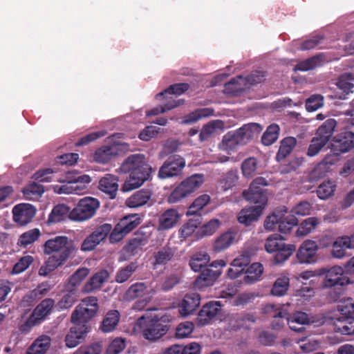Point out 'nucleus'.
Masks as SVG:
<instances>
[{
  "instance_id": "nucleus-40",
  "label": "nucleus",
  "mask_w": 354,
  "mask_h": 354,
  "mask_svg": "<svg viewBox=\"0 0 354 354\" xmlns=\"http://www.w3.org/2000/svg\"><path fill=\"white\" fill-rule=\"evenodd\" d=\"M324 62V55L319 53L310 58H308L296 66V70L300 71H308L322 66Z\"/></svg>"
},
{
  "instance_id": "nucleus-19",
  "label": "nucleus",
  "mask_w": 354,
  "mask_h": 354,
  "mask_svg": "<svg viewBox=\"0 0 354 354\" xmlns=\"http://www.w3.org/2000/svg\"><path fill=\"white\" fill-rule=\"evenodd\" d=\"M353 80L351 73H344L339 77L337 80L336 86L337 91L334 93V97L339 100L347 99V95L353 93L354 84L351 82Z\"/></svg>"
},
{
  "instance_id": "nucleus-17",
  "label": "nucleus",
  "mask_w": 354,
  "mask_h": 354,
  "mask_svg": "<svg viewBox=\"0 0 354 354\" xmlns=\"http://www.w3.org/2000/svg\"><path fill=\"white\" fill-rule=\"evenodd\" d=\"M180 216L176 209L169 208L165 210L158 218V230L166 231L176 227Z\"/></svg>"
},
{
  "instance_id": "nucleus-51",
  "label": "nucleus",
  "mask_w": 354,
  "mask_h": 354,
  "mask_svg": "<svg viewBox=\"0 0 354 354\" xmlns=\"http://www.w3.org/2000/svg\"><path fill=\"white\" fill-rule=\"evenodd\" d=\"M147 289L144 283H136L132 284L124 292V298L127 301H132L137 297L142 296Z\"/></svg>"
},
{
  "instance_id": "nucleus-33",
  "label": "nucleus",
  "mask_w": 354,
  "mask_h": 354,
  "mask_svg": "<svg viewBox=\"0 0 354 354\" xmlns=\"http://www.w3.org/2000/svg\"><path fill=\"white\" fill-rule=\"evenodd\" d=\"M354 248L351 243L348 236H339L332 245V256L337 259H342L346 255V250Z\"/></svg>"
},
{
  "instance_id": "nucleus-1",
  "label": "nucleus",
  "mask_w": 354,
  "mask_h": 354,
  "mask_svg": "<svg viewBox=\"0 0 354 354\" xmlns=\"http://www.w3.org/2000/svg\"><path fill=\"white\" fill-rule=\"evenodd\" d=\"M123 173L129 176L122 186V191L129 192L140 187L151 177V167L146 162L143 154H132L124 159L120 167Z\"/></svg>"
},
{
  "instance_id": "nucleus-38",
  "label": "nucleus",
  "mask_w": 354,
  "mask_h": 354,
  "mask_svg": "<svg viewBox=\"0 0 354 354\" xmlns=\"http://www.w3.org/2000/svg\"><path fill=\"white\" fill-rule=\"evenodd\" d=\"M297 144V139L294 137H286L280 142L279 149L276 155L278 162L285 159L293 150Z\"/></svg>"
},
{
  "instance_id": "nucleus-60",
  "label": "nucleus",
  "mask_w": 354,
  "mask_h": 354,
  "mask_svg": "<svg viewBox=\"0 0 354 354\" xmlns=\"http://www.w3.org/2000/svg\"><path fill=\"white\" fill-rule=\"evenodd\" d=\"M324 105V97L320 94H313L306 99L305 106L308 112L317 111Z\"/></svg>"
},
{
  "instance_id": "nucleus-4",
  "label": "nucleus",
  "mask_w": 354,
  "mask_h": 354,
  "mask_svg": "<svg viewBox=\"0 0 354 354\" xmlns=\"http://www.w3.org/2000/svg\"><path fill=\"white\" fill-rule=\"evenodd\" d=\"M284 238L279 234H272L266 240L265 249L270 254H274L272 261L280 264L290 258L296 250L293 244L284 243Z\"/></svg>"
},
{
  "instance_id": "nucleus-34",
  "label": "nucleus",
  "mask_w": 354,
  "mask_h": 354,
  "mask_svg": "<svg viewBox=\"0 0 354 354\" xmlns=\"http://www.w3.org/2000/svg\"><path fill=\"white\" fill-rule=\"evenodd\" d=\"M336 127L337 121L334 118H328L317 129L315 137L327 143L332 137Z\"/></svg>"
},
{
  "instance_id": "nucleus-56",
  "label": "nucleus",
  "mask_w": 354,
  "mask_h": 354,
  "mask_svg": "<svg viewBox=\"0 0 354 354\" xmlns=\"http://www.w3.org/2000/svg\"><path fill=\"white\" fill-rule=\"evenodd\" d=\"M136 263L132 262L127 266L119 269L115 274V281L120 283L127 281L136 271Z\"/></svg>"
},
{
  "instance_id": "nucleus-18",
  "label": "nucleus",
  "mask_w": 354,
  "mask_h": 354,
  "mask_svg": "<svg viewBox=\"0 0 354 354\" xmlns=\"http://www.w3.org/2000/svg\"><path fill=\"white\" fill-rule=\"evenodd\" d=\"M201 296L198 293L193 292L187 294L183 299L180 306L179 313L183 317L193 314L199 307Z\"/></svg>"
},
{
  "instance_id": "nucleus-57",
  "label": "nucleus",
  "mask_w": 354,
  "mask_h": 354,
  "mask_svg": "<svg viewBox=\"0 0 354 354\" xmlns=\"http://www.w3.org/2000/svg\"><path fill=\"white\" fill-rule=\"evenodd\" d=\"M288 286L289 279L288 277L279 278L274 283L271 293L274 296L281 297L286 293Z\"/></svg>"
},
{
  "instance_id": "nucleus-25",
  "label": "nucleus",
  "mask_w": 354,
  "mask_h": 354,
  "mask_svg": "<svg viewBox=\"0 0 354 354\" xmlns=\"http://www.w3.org/2000/svg\"><path fill=\"white\" fill-rule=\"evenodd\" d=\"M279 221L277 225L279 231L283 234L289 233L293 227L298 225L299 221L294 214H287V208L285 206L280 207Z\"/></svg>"
},
{
  "instance_id": "nucleus-3",
  "label": "nucleus",
  "mask_w": 354,
  "mask_h": 354,
  "mask_svg": "<svg viewBox=\"0 0 354 354\" xmlns=\"http://www.w3.org/2000/svg\"><path fill=\"white\" fill-rule=\"evenodd\" d=\"M263 130V127L258 123H248L243 125L236 131L228 132L222 140V142L230 150L238 145H244L255 138H257Z\"/></svg>"
},
{
  "instance_id": "nucleus-46",
  "label": "nucleus",
  "mask_w": 354,
  "mask_h": 354,
  "mask_svg": "<svg viewBox=\"0 0 354 354\" xmlns=\"http://www.w3.org/2000/svg\"><path fill=\"white\" fill-rule=\"evenodd\" d=\"M90 270L86 267L79 268L69 278L66 286L76 290L81 283L88 275Z\"/></svg>"
},
{
  "instance_id": "nucleus-62",
  "label": "nucleus",
  "mask_w": 354,
  "mask_h": 354,
  "mask_svg": "<svg viewBox=\"0 0 354 354\" xmlns=\"http://www.w3.org/2000/svg\"><path fill=\"white\" fill-rule=\"evenodd\" d=\"M266 78V73L263 71H254L250 74L243 77L246 87L261 83Z\"/></svg>"
},
{
  "instance_id": "nucleus-23",
  "label": "nucleus",
  "mask_w": 354,
  "mask_h": 354,
  "mask_svg": "<svg viewBox=\"0 0 354 354\" xmlns=\"http://www.w3.org/2000/svg\"><path fill=\"white\" fill-rule=\"evenodd\" d=\"M70 219L73 221L72 209L65 204L55 205L48 215L47 223L48 225L57 223Z\"/></svg>"
},
{
  "instance_id": "nucleus-43",
  "label": "nucleus",
  "mask_w": 354,
  "mask_h": 354,
  "mask_svg": "<svg viewBox=\"0 0 354 354\" xmlns=\"http://www.w3.org/2000/svg\"><path fill=\"white\" fill-rule=\"evenodd\" d=\"M189 88V84L187 83H176L170 85L164 91L156 95V99L161 100L166 98L167 95H180L184 93Z\"/></svg>"
},
{
  "instance_id": "nucleus-37",
  "label": "nucleus",
  "mask_w": 354,
  "mask_h": 354,
  "mask_svg": "<svg viewBox=\"0 0 354 354\" xmlns=\"http://www.w3.org/2000/svg\"><path fill=\"white\" fill-rule=\"evenodd\" d=\"M50 345V338L47 335L41 336L33 342L25 354H44Z\"/></svg>"
},
{
  "instance_id": "nucleus-10",
  "label": "nucleus",
  "mask_w": 354,
  "mask_h": 354,
  "mask_svg": "<svg viewBox=\"0 0 354 354\" xmlns=\"http://www.w3.org/2000/svg\"><path fill=\"white\" fill-rule=\"evenodd\" d=\"M185 165L186 161L183 156L178 154L170 155L160 167L158 176L161 179L178 176Z\"/></svg>"
},
{
  "instance_id": "nucleus-36",
  "label": "nucleus",
  "mask_w": 354,
  "mask_h": 354,
  "mask_svg": "<svg viewBox=\"0 0 354 354\" xmlns=\"http://www.w3.org/2000/svg\"><path fill=\"white\" fill-rule=\"evenodd\" d=\"M236 234L232 231L222 233L214 241L213 251L218 253L227 249L234 242Z\"/></svg>"
},
{
  "instance_id": "nucleus-9",
  "label": "nucleus",
  "mask_w": 354,
  "mask_h": 354,
  "mask_svg": "<svg viewBox=\"0 0 354 354\" xmlns=\"http://www.w3.org/2000/svg\"><path fill=\"white\" fill-rule=\"evenodd\" d=\"M100 207V201L93 197L81 198L72 209L73 221H83L92 218Z\"/></svg>"
},
{
  "instance_id": "nucleus-42",
  "label": "nucleus",
  "mask_w": 354,
  "mask_h": 354,
  "mask_svg": "<svg viewBox=\"0 0 354 354\" xmlns=\"http://www.w3.org/2000/svg\"><path fill=\"white\" fill-rule=\"evenodd\" d=\"M221 221L217 218H212L203 224L194 234L196 239L198 240L205 236L212 235L220 227Z\"/></svg>"
},
{
  "instance_id": "nucleus-6",
  "label": "nucleus",
  "mask_w": 354,
  "mask_h": 354,
  "mask_svg": "<svg viewBox=\"0 0 354 354\" xmlns=\"http://www.w3.org/2000/svg\"><path fill=\"white\" fill-rule=\"evenodd\" d=\"M267 185L268 181L265 178L257 177L252 180L249 189L243 192V196L253 206H261L263 209L268 203V195L263 187Z\"/></svg>"
},
{
  "instance_id": "nucleus-49",
  "label": "nucleus",
  "mask_w": 354,
  "mask_h": 354,
  "mask_svg": "<svg viewBox=\"0 0 354 354\" xmlns=\"http://www.w3.org/2000/svg\"><path fill=\"white\" fill-rule=\"evenodd\" d=\"M339 315L334 316H350L354 317V300L351 297L341 299L337 306Z\"/></svg>"
},
{
  "instance_id": "nucleus-22",
  "label": "nucleus",
  "mask_w": 354,
  "mask_h": 354,
  "mask_svg": "<svg viewBox=\"0 0 354 354\" xmlns=\"http://www.w3.org/2000/svg\"><path fill=\"white\" fill-rule=\"evenodd\" d=\"M109 277V272L107 270H100L95 273L83 286L82 291L84 293H90L95 290H99L102 285L108 280Z\"/></svg>"
},
{
  "instance_id": "nucleus-48",
  "label": "nucleus",
  "mask_w": 354,
  "mask_h": 354,
  "mask_svg": "<svg viewBox=\"0 0 354 354\" xmlns=\"http://www.w3.org/2000/svg\"><path fill=\"white\" fill-rule=\"evenodd\" d=\"M201 224V214L196 218L189 219L187 223L183 224V226L179 229L178 233L180 237L186 239L192 236Z\"/></svg>"
},
{
  "instance_id": "nucleus-24",
  "label": "nucleus",
  "mask_w": 354,
  "mask_h": 354,
  "mask_svg": "<svg viewBox=\"0 0 354 354\" xmlns=\"http://www.w3.org/2000/svg\"><path fill=\"white\" fill-rule=\"evenodd\" d=\"M333 153H328L322 159V160L318 163L311 172L312 178H323L326 173L328 172L330 166L333 165L338 160V156Z\"/></svg>"
},
{
  "instance_id": "nucleus-44",
  "label": "nucleus",
  "mask_w": 354,
  "mask_h": 354,
  "mask_svg": "<svg viewBox=\"0 0 354 354\" xmlns=\"http://www.w3.org/2000/svg\"><path fill=\"white\" fill-rule=\"evenodd\" d=\"M214 110L209 108L198 109L184 116L182 122L185 124L194 123L199 120L212 115Z\"/></svg>"
},
{
  "instance_id": "nucleus-54",
  "label": "nucleus",
  "mask_w": 354,
  "mask_h": 354,
  "mask_svg": "<svg viewBox=\"0 0 354 354\" xmlns=\"http://www.w3.org/2000/svg\"><path fill=\"white\" fill-rule=\"evenodd\" d=\"M318 224V219L316 217H309L303 221L297 230V236H306L315 230Z\"/></svg>"
},
{
  "instance_id": "nucleus-21",
  "label": "nucleus",
  "mask_w": 354,
  "mask_h": 354,
  "mask_svg": "<svg viewBox=\"0 0 354 354\" xmlns=\"http://www.w3.org/2000/svg\"><path fill=\"white\" fill-rule=\"evenodd\" d=\"M117 177L107 174L100 180L98 188L106 194L110 199H114L116 197L119 187Z\"/></svg>"
},
{
  "instance_id": "nucleus-27",
  "label": "nucleus",
  "mask_w": 354,
  "mask_h": 354,
  "mask_svg": "<svg viewBox=\"0 0 354 354\" xmlns=\"http://www.w3.org/2000/svg\"><path fill=\"white\" fill-rule=\"evenodd\" d=\"M261 206H249L242 209L238 215V221L245 226H250L257 221L263 212Z\"/></svg>"
},
{
  "instance_id": "nucleus-45",
  "label": "nucleus",
  "mask_w": 354,
  "mask_h": 354,
  "mask_svg": "<svg viewBox=\"0 0 354 354\" xmlns=\"http://www.w3.org/2000/svg\"><path fill=\"white\" fill-rule=\"evenodd\" d=\"M279 126L275 123L270 124L261 136V142L270 146L277 141L279 136Z\"/></svg>"
},
{
  "instance_id": "nucleus-20",
  "label": "nucleus",
  "mask_w": 354,
  "mask_h": 354,
  "mask_svg": "<svg viewBox=\"0 0 354 354\" xmlns=\"http://www.w3.org/2000/svg\"><path fill=\"white\" fill-rule=\"evenodd\" d=\"M334 330L344 335H354V317L333 316Z\"/></svg>"
},
{
  "instance_id": "nucleus-55",
  "label": "nucleus",
  "mask_w": 354,
  "mask_h": 354,
  "mask_svg": "<svg viewBox=\"0 0 354 354\" xmlns=\"http://www.w3.org/2000/svg\"><path fill=\"white\" fill-rule=\"evenodd\" d=\"M62 261V258L55 259L53 257H48L44 264L39 269V274L44 277L47 276L58 267L63 266Z\"/></svg>"
},
{
  "instance_id": "nucleus-14",
  "label": "nucleus",
  "mask_w": 354,
  "mask_h": 354,
  "mask_svg": "<svg viewBox=\"0 0 354 354\" xmlns=\"http://www.w3.org/2000/svg\"><path fill=\"white\" fill-rule=\"evenodd\" d=\"M36 214V208L28 203L16 205L12 209L13 220L21 226L31 221Z\"/></svg>"
},
{
  "instance_id": "nucleus-5",
  "label": "nucleus",
  "mask_w": 354,
  "mask_h": 354,
  "mask_svg": "<svg viewBox=\"0 0 354 354\" xmlns=\"http://www.w3.org/2000/svg\"><path fill=\"white\" fill-rule=\"evenodd\" d=\"M203 183V175L195 174L180 182L167 196V201L174 204L189 196Z\"/></svg>"
},
{
  "instance_id": "nucleus-63",
  "label": "nucleus",
  "mask_w": 354,
  "mask_h": 354,
  "mask_svg": "<svg viewBox=\"0 0 354 354\" xmlns=\"http://www.w3.org/2000/svg\"><path fill=\"white\" fill-rule=\"evenodd\" d=\"M111 230L112 225L111 224L104 223L96 227L91 234L100 243L107 237Z\"/></svg>"
},
{
  "instance_id": "nucleus-52",
  "label": "nucleus",
  "mask_w": 354,
  "mask_h": 354,
  "mask_svg": "<svg viewBox=\"0 0 354 354\" xmlns=\"http://www.w3.org/2000/svg\"><path fill=\"white\" fill-rule=\"evenodd\" d=\"M66 293L59 301L57 306L59 309L64 310L71 308L76 301L77 290L66 286Z\"/></svg>"
},
{
  "instance_id": "nucleus-12",
  "label": "nucleus",
  "mask_w": 354,
  "mask_h": 354,
  "mask_svg": "<svg viewBox=\"0 0 354 354\" xmlns=\"http://www.w3.org/2000/svg\"><path fill=\"white\" fill-rule=\"evenodd\" d=\"M354 148V133L346 131L337 133L330 142V152L340 155Z\"/></svg>"
},
{
  "instance_id": "nucleus-30",
  "label": "nucleus",
  "mask_w": 354,
  "mask_h": 354,
  "mask_svg": "<svg viewBox=\"0 0 354 354\" xmlns=\"http://www.w3.org/2000/svg\"><path fill=\"white\" fill-rule=\"evenodd\" d=\"M310 323L308 315L304 312L297 311L292 314L291 317L289 316L288 319V325L289 328L298 333H302L305 328L304 325Z\"/></svg>"
},
{
  "instance_id": "nucleus-13",
  "label": "nucleus",
  "mask_w": 354,
  "mask_h": 354,
  "mask_svg": "<svg viewBox=\"0 0 354 354\" xmlns=\"http://www.w3.org/2000/svg\"><path fill=\"white\" fill-rule=\"evenodd\" d=\"M317 250L318 245L315 241L306 240L299 248L296 254L297 259L301 263H314L317 261Z\"/></svg>"
},
{
  "instance_id": "nucleus-50",
  "label": "nucleus",
  "mask_w": 354,
  "mask_h": 354,
  "mask_svg": "<svg viewBox=\"0 0 354 354\" xmlns=\"http://www.w3.org/2000/svg\"><path fill=\"white\" fill-rule=\"evenodd\" d=\"M336 185L332 180H327L320 184L316 193L319 198L322 200H326L334 194Z\"/></svg>"
},
{
  "instance_id": "nucleus-32",
  "label": "nucleus",
  "mask_w": 354,
  "mask_h": 354,
  "mask_svg": "<svg viewBox=\"0 0 354 354\" xmlns=\"http://www.w3.org/2000/svg\"><path fill=\"white\" fill-rule=\"evenodd\" d=\"M246 86L243 81V76L239 75L231 79L224 84V92L232 96H239L245 90Z\"/></svg>"
},
{
  "instance_id": "nucleus-58",
  "label": "nucleus",
  "mask_w": 354,
  "mask_h": 354,
  "mask_svg": "<svg viewBox=\"0 0 354 354\" xmlns=\"http://www.w3.org/2000/svg\"><path fill=\"white\" fill-rule=\"evenodd\" d=\"M288 319H289L288 313L286 310L279 309L272 315V328L274 330L281 329L285 325V322H288Z\"/></svg>"
},
{
  "instance_id": "nucleus-35",
  "label": "nucleus",
  "mask_w": 354,
  "mask_h": 354,
  "mask_svg": "<svg viewBox=\"0 0 354 354\" xmlns=\"http://www.w3.org/2000/svg\"><path fill=\"white\" fill-rule=\"evenodd\" d=\"M54 304L53 299H45L36 306L30 315L40 324L51 313Z\"/></svg>"
},
{
  "instance_id": "nucleus-7",
  "label": "nucleus",
  "mask_w": 354,
  "mask_h": 354,
  "mask_svg": "<svg viewBox=\"0 0 354 354\" xmlns=\"http://www.w3.org/2000/svg\"><path fill=\"white\" fill-rule=\"evenodd\" d=\"M317 274L319 277L324 276L322 281L324 288L343 286L351 283L349 278L340 266H335L329 269L321 268L318 269Z\"/></svg>"
},
{
  "instance_id": "nucleus-39",
  "label": "nucleus",
  "mask_w": 354,
  "mask_h": 354,
  "mask_svg": "<svg viewBox=\"0 0 354 354\" xmlns=\"http://www.w3.org/2000/svg\"><path fill=\"white\" fill-rule=\"evenodd\" d=\"M120 314L117 310H109L102 320L100 328L104 333L113 331L118 325Z\"/></svg>"
},
{
  "instance_id": "nucleus-16",
  "label": "nucleus",
  "mask_w": 354,
  "mask_h": 354,
  "mask_svg": "<svg viewBox=\"0 0 354 354\" xmlns=\"http://www.w3.org/2000/svg\"><path fill=\"white\" fill-rule=\"evenodd\" d=\"M89 332V327H85L82 324H74L65 336L66 346L68 348H74L82 343L87 333Z\"/></svg>"
},
{
  "instance_id": "nucleus-53",
  "label": "nucleus",
  "mask_w": 354,
  "mask_h": 354,
  "mask_svg": "<svg viewBox=\"0 0 354 354\" xmlns=\"http://www.w3.org/2000/svg\"><path fill=\"white\" fill-rule=\"evenodd\" d=\"M210 201V196L208 194H203L196 198L192 205L189 207L187 215H196Z\"/></svg>"
},
{
  "instance_id": "nucleus-11",
  "label": "nucleus",
  "mask_w": 354,
  "mask_h": 354,
  "mask_svg": "<svg viewBox=\"0 0 354 354\" xmlns=\"http://www.w3.org/2000/svg\"><path fill=\"white\" fill-rule=\"evenodd\" d=\"M169 326L157 316L145 320V326L142 330L143 337L151 342H155L169 330Z\"/></svg>"
},
{
  "instance_id": "nucleus-41",
  "label": "nucleus",
  "mask_w": 354,
  "mask_h": 354,
  "mask_svg": "<svg viewBox=\"0 0 354 354\" xmlns=\"http://www.w3.org/2000/svg\"><path fill=\"white\" fill-rule=\"evenodd\" d=\"M263 267L260 263H254L247 268L245 271L243 281L247 284H252L259 281L263 274Z\"/></svg>"
},
{
  "instance_id": "nucleus-8",
  "label": "nucleus",
  "mask_w": 354,
  "mask_h": 354,
  "mask_svg": "<svg viewBox=\"0 0 354 354\" xmlns=\"http://www.w3.org/2000/svg\"><path fill=\"white\" fill-rule=\"evenodd\" d=\"M226 265L224 260H216L203 268L194 281L195 286L204 288L212 286L221 274L222 268Z\"/></svg>"
},
{
  "instance_id": "nucleus-59",
  "label": "nucleus",
  "mask_w": 354,
  "mask_h": 354,
  "mask_svg": "<svg viewBox=\"0 0 354 354\" xmlns=\"http://www.w3.org/2000/svg\"><path fill=\"white\" fill-rule=\"evenodd\" d=\"M257 169V160L254 157L245 159L241 164L243 175L246 178L252 177Z\"/></svg>"
},
{
  "instance_id": "nucleus-29",
  "label": "nucleus",
  "mask_w": 354,
  "mask_h": 354,
  "mask_svg": "<svg viewBox=\"0 0 354 354\" xmlns=\"http://www.w3.org/2000/svg\"><path fill=\"white\" fill-rule=\"evenodd\" d=\"M118 154L119 147L117 145L103 146L95 151L93 158L96 162L106 164Z\"/></svg>"
},
{
  "instance_id": "nucleus-28",
  "label": "nucleus",
  "mask_w": 354,
  "mask_h": 354,
  "mask_svg": "<svg viewBox=\"0 0 354 354\" xmlns=\"http://www.w3.org/2000/svg\"><path fill=\"white\" fill-rule=\"evenodd\" d=\"M152 196L151 192L148 189H142L136 191L129 196L125 205L130 208H138L148 203Z\"/></svg>"
},
{
  "instance_id": "nucleus-26",
  "label": "nucleus",
  "mask_w": 354,
  "mask_h": 354,
  "mask_svg": "<svg viewBox=\"0 0 354 354\" xmlns=\"http://www.w3.org/2000/svg\"><path fill=\"white\" fill-rule=\"evenodd\" d=\"M97 312L95 308L91 309L88 307L78 306L71 315V322L73 324H80L88 327L87 323L96 315Z\"/></svg>"
},
{
  "instance_id": "nucleus-61",
  "label": "nucleus",
  "mask_w": 354,
  "mask_h": 354,
  "mask_svg": "<svg viewBox=\"0 0 354 354\" xmlns=\"http://www.w3.org/2000/svg\"><path fill=\"white\" fill-rule=\"evenodd\" d=\"M40 236V231L38 229H33L23 233L19 239L18 244L26 247L28 245L34 243Z\"/></svg>"
},
{
  "instance_id": "nucleus-15",
  "label": "nucleus",
  "mask_w": 354,
  "mask_h": 354,
  "mask_svg": "<svg viewBox=\"0 0 354 354\" xmlns=\"http://www.w3.org/2000/svg\"><path fill=\"white\" fill-rule=\"evenodd\" d=\"M221 310V304L219 301H210L204 304L200 310L197 321L201 326L207 325Z\"/></svg>"
},
{
  "instance_id": "nucleus-47",
  "label": "nucleus",
  "mask_w": 354,
  "mask_h": 354,
  "mask_svg": "<svg viewBox=\"0 0 354 354\" xmlns=\"http://www.w3.org/2000/svg\"><path fill=\"white\" fill-rule=\"evenodd\" d=\"M141 219L138 214H129L122 217L118 224L126 234L134 230L140 223Z\"/></svg>"
},
{
  "instance_id": "nucleus-2",
  "label": "nucleus",
  "mask_w": 354,
  "mask_h": 354,
  "mask_svg": "<svg viewBox=\"0 0 354 354\" xmlns=\"http://www.w3.org/2000/svg\"><path fill=\"white\" fill-rule=\"evenodd\" d=\"M44 253L51 254L55 259H63L64 265L68 259L75 257L77 248L74 241L66 236H57L47 240L44 245Z\"/></svg>"
},
{
  "instance_id": "nucleus-31",
  "label": "nucleus",
  "mask_w": 354,
  "mask_h": 354,
  "mask_svg": "<svg viewBox=\"0 0 354 354\" xmlns=\"http://www.w3.org/2000/svg\"><path fill=\"white\" fill-rule=\"evenodd\" d=\"M210 256L205 251H199L193 254L189 259V265L195 272H199L209 266Z\"/></svg>"
},
{
  "instance_id": "nucleus-64",
  "label": "nucleus",
  "mask_w": 354,
  "mask_h": 354,
  "mask_svg": "<svg viewBox=\"0 0 354 354\" xmlns=\"http://www.w3.org/2000/svg\"><path fill=\"white\" fill-rule=\"evenodd\" d=\"M194 324L190 322H185L178 324L176 329V337L183 339L187 337L194 330Z\"/></svg>"
}]
</instances>
